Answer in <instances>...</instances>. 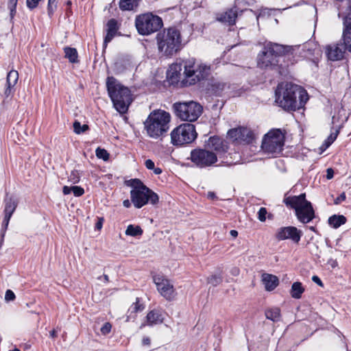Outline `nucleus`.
I'll return each instance as SVG.
<instances>
[{
    "label": "nucleus",
    "mask_w": 351,
    "mask_h": 351,
    "mask_svg": "<svg viewBox=\"0 0 351 351\" xmlns=\"http://www.w3.org/2000/svg\"><path fill=\"white\" fill-rule=\"evenodd\" d=\"M262 281L265 289L268 291H273L279 284L278 277L269 274L262 275Z\"/></svg>",
    "instance_id": "obj_25"
},
{
    "label": "nucleus",
    "mask_w": 351,
    "mask_h": 351,
    "mask_svg": "<svg viewBox=\"0 0 351 351\" xmlns=\"http://www.w3.org/2000/svg\"><path fill=\"white\" fill-rule=\"evenodd\" d=\"M10 218H11V217L4 215V218L2 221V228H1V236L2 239L5 236V232L8 227V224H9Z\"/></svg>",
    "instance_id": "obj_38"
},
{
    "label": "nucleus",
    "mask_w": 351,
    "mask_h": 351,
    "mask_svg": "<svg viewBox=\"0 0 351 351\" xmlns=\"http://www.w3.org/2000/svg\"><path fill=\"white\" fill-rule=\"evenodd\" d=\"M111 328H112L111 324L109 322H106L101 328V332L103 335H107L110 332Z\"/></svg>",
    "instance_id": "obj_44"
},
{
    "label": "nucleus",
    "mask_w": 351,
    "mask_h": 351,
    "mask_svg": "<svg viewBox=\"0 0 351 351\" xmlns=\"http://www.w3.org/2000/svg\"><path fill=\"white\" fill-rule=\"evenodd\" d=\"M316 45L307 42L303 45H283L272 42H265L262 50L257 56V65L261 69L278 70L281 73L282 65H279L280 58L286 55H294L298 51H307L313 53Z\"/></svg>",
    "instance_id": "obj_1"
},
{
    "label": "nucleus",
    "mask_w": 351,
    "mask_h": 351,
    "mask_svg": "<svg viewBox=\"0 0 351 351\" xmlns=\"http://www.w3.org/2000/svg\"><path fill=\"white\" fill-rule=\"evenodd\" d=\"M19 80V73L17 71L12 69L7 75L6 84H9V86H14L16 84Z\"/></svg>",
    "instance_id": "obj_33"
},
{
    "label": "nucleus",
    "mask_w": 351,
    "mask_h": 351,
    "mask_svg": "<svg viewBox=\"0 0 351 351\" xmlns=\"http://www.w3.org/2000/svg\"><path fill=\"white\" fill-rule=\"evenodd\" d=\"M345 5L337 6L339 10L338 16L342 17L343 21V30L342 40L345 48L351 53V1H341Z\"/></svg>",
    "instance_id": "obj_13"
},
{
    "label": "nucleus",
    "mask_w": 351,
    "mask_h": 351,
    "mask_svg": "<svg viewBox=\"0 0 351 351\" xmlns=\"http://www.w3.org/2000/svg\"><path fill=\"white\" fill-rule=\"evenodd\" d=\"M143 230L139 226L129 225L125 230V234L131 237H137L143 234Z\"/></svg>",
    "instance_id": "obj_32"
},
{
    "label": "nucleus",
    "mask_w": 351,
    "mask_h": 351,
    "mask_svg": "<svg viewBox=\"0 0 351 351\" xmlns=\"http://www.w3.org/2000/svg\"><path fill=\"white\" fill-rule=\"evenodd\" d=\"M338 130H336L335 132H332L330 136L324 141L320 149L322 151L326 150L328 147H329L331 144L335 141L338 135Z\"/></svg>",
    "instance_id": "obj_34"
},
{
    "label": "nucleus",
    "mask_w": 351,
    "mask_h": 351,
    "mask_svg": "<svg viewBox=\"0 0 351 351\" xmlns=\"http://www.w3.org/2000/svg\"><path fill=\"white\" fill-rule=\"evenodd\" d=\"M228 135L233 141L239 144H250L254 138L253 132L245 127H239L228 131Z\"/></svg>",
    "instance_id": "obj_16"
},
{
    "label": "nucleus",
    "mask_w": 351,
    "mask_h": 351,
    "mask_svg": "<svg viewBox=\"0 0 351 351\" xmlns=\"http://www.w3.org/2000/svg\"><path fill=\"white\" fill-rule=\"evenodd\" d=\"M197 134L195 125L191 123H183L176 128L171 132V143L173 145L189 144L195 141Z\"/></svg>",
    "instance_id": "obj_12"
},
{
    "label": "nucleus",
    "mask_w": 351,
    "mask_h": 351,
    "mask_svg": "<svg viewBox=\"0 0 351 351\" xmlns=\"http://www.w3.org/2000/svg\"><path fill=\"white\" fill-rule=\"evenodd\" d=\"M147 325L152 326L162 324L164 321L162 312L159 309L150 311L146 316Z\"/></svg>",
    "instance_id": "obj_23"
},
{
    "label": "nucleus",
    "mask_w": 351,
    "mask_h": 351,
    "mask_svg": "<svg viewBox=\"0 0 351 351\" xmlns=\"http://www.w3.org/2000/svg\"><path fill=\"white\" fill-rule=\"evenodd\" d=\"M345 45H332L326 47V53L328 58L332 61H337L343 58L345 51Z\"/></svg>",
    "instance_id": "obj_21"
},
{
    "label": "nucleus",
    "mask_w": 351,
    "mask_h": 351,
    "mask_svg": "<svg viewBox=\"0 0 351 351\" xmlns=\"http://www.w3.org/2000/svg\"><path fill=\"white\" fill-rule=\"evenodd\" d=\"M56 1H48V10L49 12H51L52 5Z\"/></svg>",
    "instance_id": "obj_59"
},
{
    "label": "nucleus",
    "mask_w": 351,
    "mask_h": 351,
    "mask_svg": "<svg viewBox=\"0 0 351 351\" xmlns=\"http://www.w3.org/2000/svg\"><path fill=\"white\" fill-rule=\"evenodd\" d=\"M65 58L71 63L78 62V53L75 48L66 47L64 49Z\"/></svg>",
    "instance_id": "obj_30"
},
{
    "label": "nucleus",
    "mask_w": 351,
    "mask_h": 351,
    "mask_svg": "<svg viewBox=\"0 0 351 351\" xmlns=\"http://www.w3.org/2000/svg\"><path fill=\"white\" fill-rule=\"evenodd\" d=\"M95 154L98 158L102 159L104 161H107L109 159V154L105 149L100 147L97 148L95 150Z\"/></svg>",
    "instance_id": "obj_36"
},
{
    "label": "nucleus",
    "mask_w": 351,
    "mask_h": 351,
    "mask_svg": "<svg viewBox=\"0 0 351 351\" xmlns=\"http://www.w3.org/2000/svg\"><path fill=\"white\" fill-rule=\"evenodd\" d=\"M123 205L125 208H129L131 206V202L129 199H125L123 202Z\"/></svg>",
    "instance_id": "obj_53"
},
{
    "label": "nucleus",
    "mask_w": 351,
    "mask_h": 351,
    "mask_svg": "<svg viewBox=\"0 0 351 351\" xmlns=\"http://www.w3.org/2000/svg\"><path fill=\"white\" fill-rule=\"evenodd\" d=\"M98 279H99V280L104 279V281L105 282H109V278H108V275H106V274L103 275L102 276L99 277V278H98Z\"/></svg>",
    "instance_id": "obj_55"
},
{
    "label": "nucleus",
    "mask_w": 351,
    "mask_h": 351,
    "mask_svg": "<svg viewBox=\"0 0 351 351\" xmlns=\"http://www.w3.org/2000/svg\"><path fill=\"white\" fill-rule=\"evenodd\" d=\"M309 229H310L311 231L315 232V228L314 226H310V227H309Z\"/></svg>",
    "instance_id": "obj_62"
},
{
    "label": "nucleus",
    "mask_w": 351,
    "mask_h": 351,
    "mask_svg": "<svg viewBox=\"0 0 351 351\" xmlns=\"http://www.w3.org/2000/svg\"><path fill=\"white\" fill-rule=\"evenodd\" d=\"M334 176V171L331 168H328L326 170V178L330 180Z\"/></svg>",
    "instance_id": "obj_50"
},
{
    "label": "nucleus",
    "mask_w": 351,
    "mask_h": 351,
    "mask_svg": "<svg viewBox=\"0 0 351 351\" xmlns=\"http://www.w3.org/2000/svg\"><path fill=\"white\" fill-rule=\"evenodd\" d=\"M5 208H4V215L12 217V214L14 213L18 202L17 201L13 198L12 197H6L5 199Z\"/></svg>",
    "instance_id": "obj_26"
},
{
    "label": "nucleus",
    "mask_w": 351,
    "mask_h": 351,
    "mask_svg": "<svg viewBox=\"0 0 351 351\" xmlns=\"http://www.w3.org/2000/svg\"><path fill=\"white\" fill-rule=\"evenodd\" d=\"M102 227V222L101 221H99L97 223H96V228L97 229H101Z\"/></svg>",
    "instance_id": "obj_60"
},
{
    "label": "nucleus",
    "mask_w": 351,
    "mask_h": 351,
    "mask_svg": "<svg viewBox=\"0 0 351 351\" xmlns=\"http://www.w3.org/2000/svg\"><path fill=\"white\" fill-rule=\"evenodd\" d=\"M132 189L130 191L131 202L137 208H141L147 203L156 205L159 202L158 195L147 187L139 179H131L126 182Z\"/></svg>",
    "instance_id": "obj_7"
},
{
    "label": "nucleus",
    "mask_w": 351,
    "mask_h": 351,
    "mask_svg": "<svg viewBox=\"0 0 351 351\" xmlns=\"http://www.w3.org/2000/svg\"><path fill=\"white\" fill-rule=\"evenodd\" d=\"M184 66V79L183 83L186 85H194L203 80H206L211 73L210 66L202 62H197L193 58L182 61V64H173L170 66L173 73L180 72L181 66Z\"/></svg>",
    "instance_id": "obj_3"
},
{
    "label": "nucleus",
    "mask_w": 351,
    "mask_h": 351,
    "mask_svg": "<svg viewBox=\"0 0 351 351\" xmlns=\"http://www.w3.org/2000/svg\"><path fill=\"white\" fill-rule=\"evenodd\" d=\"M239 16V10L237 7H233L225 12L216 14V20L221 23L233 25L235 24L236 19Z\"/></svg>",
    "instance_id": "obj_20"
},
{
    "label": "nucleus",
    "mask_w": 351,
    "mask_h": 351,
    "mask_svg": "<svg viewBox=\"0 0 351 351\" xmlns=\"http://www.w3.org/2000/svg\"><path fill=\"white\" fill-rule=\"evenodd\" d=\"M302 234V232L296 227H282L277 230L276 232V238L278 241L291 239L294 243H298Z\"/></svg>",
    "instance_id": "obj_17"
},
{
    "label": "nucleus",
    "mask_w": 351,
    "mask_h": 351,
    "mask_svg": "<svg viewBox=\"0 0 351 351\" xmlns=\"http://www.w3.org/2000/svg\"><path fill=\"white\" fill-rule=\"evenodd\" d=\"M15 299V294L12 290H7L5 294V300L7 302L12 301Z\"/></svg>",
    "instance_id": "obj_45"
},
{
    "label": "nucleus",
    "mask_w": 351,
    "mask_h": 351,
    "mask_svg": "<svg viewBox=\"0 0 351 351\" xmlns=\"http://www.w3.org/2000/svg\"><path fill=\"white\" fill-rule=\"evenodd\" d=\"M16 3L17 1H10V4L8 5L11 20L13 19L16 14Z\"/></svg>",
    "instance_id": "obj_43"
},
{
    "label": "nucleus",
    "mask_w": 351,
    "mask_h": 351,
    "mask_svg": "<svg viewBox=\"0 0 351 351\" xmlns=\"http://www.w3.org/2000/svg\"><path fill=\"white\" fill-rule=\"evenodd\" d=\"M156 175H159L162 173V169L159 167H156L152 169Z\"/></svg>",
    "instance_id": "obj_56"
},
{
    "label": "nucleus",
    "mask_w": 351,
    "mask_h": 351,
    "mask_svg": "<svg viewBox=\"0 0 351 351\" xmlns=\"http://www.w3.org/2000/svg\"><path fill=\"white\" fill-rule=\"evenodd\" d=\"M153 279L160 295L167 300H172L176 295V292L171 282L164 276L159 274L155 275Z\"/></svg>",
    "instance_id": "obj_15"
},
{
    "label": "nucleus",
    "mask_w": 351,
    "mask_h": 351,
    "mask_svg": "<svg viewBox=\"0 0 351 351\" xmlns=\"http://www.w3.org/2000/svg\"><path fill=\"white\" fill-rule=\"evenodd\" d=\"M80 173L77 171H72L70 176H69V180L73 184L77 183L80 181Z\"/></svg>",
    "instance_id": "obj_39"
},
{
    "label": "nucleus",
    "mask_w": 351,
    "mask_h": 351,
    "mask_svg": "<svg viewBox=\"0 0 351 351\" xmlns=\"http://www.w3.org/2000/svg\"><path fill=\"white\" fill-rule=\"evenodd\" d=\"M171 115L169 112L157 110L152 112L144 122V129L147 135L158 139L165 135L169 129Z\"/></svg>",
    "instance_id": "obj_5"
},
{
    "label": "nucleus",
    "mask_w": 351,
    "mask_h": 351,
    "mask_svg": "<svg viewBox=\"0 0 351 351\" xmlns=\"http://www.w3.org/2000/svg\"><path fill=\"white\" fill-rule=\"evenodd\" d=\"M49 335L51 338L55 339L57 337V331L53 329L49 332Z\"/></svg>",
    "instance_id": "obj_54"
},
{
    "label": "nucleus",
    "mask_w": 351,
    "mask_h": 351,
    "mask_svg": "<svg viewBox=\"0 0 351 351\" xmlns=\"http://www.w3.org/2000/svg\"><path fill=\"white\" fill-rule=\"evenodd\" d=\"M267 213V209L264 207H261L258 212V219L261 221H265L266 220Z\"/></svg>",
    "instance_id": "obj_42"
},
{
    "label": "nucleus",
    "mask_w": 351,
    "mask_h": 351,
    "mask_svg": "<svg viewBox=\"0 0 351 351\" xmlns=\"http://www.w3.org/2000/svg\"><path fill=\"white\" fill-rule=\"evenodd\" d=\"M72 193L75 197H80L84 193V190L81 186H72Z\"/></svg>",
    "instance_id": "obj_41"
},
{
    "label": "nucleus",
    "mask_w": 351,
    "mask_h": 351,
    "mask_svg": "<svg viewBox=\"0 0 351 351\" xmlns=\"http://www.w3.org/2000/svg\"><path fill=\"white\" fill-rule=\"evenodd\" d=\"M157 45L158 51L167 57L172 56L182 48V37L176 27L165 29L158 34Z\"/></svg>",
    "instance_id": "obj_6"
},
{
    "label": "nucleus",
    "mask_w": 351,
    "mask_h": 351,
    "mask_svg": "<svg viewBox=\"0 0 351 351\" xmlns=\"http://www.w3.org/2000/svg\"><path fill=\"white\" fill-rule=\"evenodd\" d=\"M71 1H67V5H68V6H71Z\"/></svg>",
    "instance_id": "obj_63"
},
{
    "label": "nucleus",
    "mask_w": 351,
    "mask_h": 351,
    "mask_svg": "<svg viewBox=\"0 0 351 351\" xmlns=\"http://www.w3.org/2000/svg\"><path fill=\"white\" fill-rule=\"evenodd\" d=\"M347 219L343 215H333L328 218V224L334 228H338L341 225L346 223Z\"/></svg>",
    "instance_id": "obj_27"
},
{
    "label": "nucleus",
    "mask_w": 351,
    "mask_h": 351,
    "mask_svg": "<svg viewBox=\"0 0 351 351\" xmlns=\"http://www.w3.org/2000/svg\"><path fill=\"white\" fill-rule=\"evenodd\" d=\"M6 88L4 92V95L6 97H8L12 94V90L14 87V86H9V84H6Z\"/></svg>",
    "instance_id": "obj_48"
},
{
    "label": "nucleus",
    "mask_w": 351,
    "mask_h": 351,
    "mask_svg": "<svg viewBox=\"0 0 351 351\" xmlns=\"http://www.w3.org/2000/svg\"><path fill=\"white\" fill-rule=\"evenodd\" d=\"M265 316L268 319L278 322L280 317V311L278 308H273L265 311Z\"/></svg>",
    "instance_id": "obj_31"
},
{
    "label": "nucleus",
    "mask_w": 351,
    "mask_h": 351,
    "mask_svg": "<svg viewBox=\"0 0 351 351\" xmlns=\"http://www.w3.org/2000/svg\"><path fill=\"white\" fill-rule=\"evenodd\" d=\"M283 202L287 206L295 210V216L301 223H308L315 217L312 204L306 200L305 193L285 196Z\"/></svg>",
    "instance_id": "obj_8"
},
{
    "label": "nucleus",
    "mask_w": 351,
    "mask_h": 351,
    "mask_svg": "<svg viewBox=\"0 0 351 351\" xmlns=\"http://www.w3.org/2000/svg\"><path fill=\"white\" fill-rule=\"evenodd\" d=\"M145 165L147 169H150V170H152L153 169H154V167H155L154 162L150 159H147L145 160Z\"/></svg>",
    "instance_id": "obj_47"
},
{
    "label": "nucleus",
    "mask_w": 351,
    "mask_h": 351,
    "mask_svg": "<svg viewBox=\"0 0 351 351\" xmlns=\"http://www.w3.org/2000/svg\"><path fill=\"white\" fill-rule=\"evenodd\" d=\"M64 195H69L72 192V186H64L62 189Z\"/></svg>",
    "instance_id": "obj_52"
},
{
    "label": "nucleus",
    "mask_w": 351,
    "mask_h": 351,
    "mask_svg": "<svg viewBox=\"0 0 351 351\" xmlns=\"http://www.w3.org/2000/svg\"><path fill=\"white\" fill-rule=\"evenodd\" d=\"M275 102L285 110H299L304 107L308 100L305 89L291 83L278 84L276 90Z\"/></svg>",
    "instance_id": "obj_2"
},
{
    "label": "nucleus",
    "mask_w": 351,
    "mask_h": 351,
    "mask_svg": "<svg viewBox=\"0 0 351 351\" xmlns=\"http://www.w3.org/2000/svg\"><path fill=\"white\" fill-rule=\"evenodd\" d=\"M332 264H331V266H332V267H335V266H337V261H332Z\"/></svg>",
    "instance_id": "obj_61"
},
{
    "label": "nucleus",
    "mask_w": 351,
    "mask_h": 351,
    "mask_svg": "<svg viewBox=\"0 0 351 351\" xmlns=\"http://www.w3.org/2000/svg\"><path fill=\"white\" fill-rule=\"evenodd\" d=\"M121 25V22H119L115 19L108 20L106 25V34L104 40V45L105 47L116 36L120 35V33L118 32L120 29Z\"/></svg>",
    "instance_id": "obj_19"
},
{
    "label": "nucleus",
    "mask_w": 351,
    "mask_h": 351,
    "mask_svg": "<svg viewBox=\"0 0 351 351\" xmlns=\"http://www.w3.org/2000/svg\"><path fill=\"white\" fill-rule=\"evenodd\" d=\"M163 25L162 19L152 12L137 15L135 26L138 33L142 36H149L160 30Z\"/></svg>",
    "instance_id": "obj_10"
},
{
    "label": "nucleus",
    "mask_w": 351,
    "mask_h": 351,
    "mask_svg": "<svg viewBox=\"0 0 351 351\" xmlns=\"http://www.w3.org/2000/svg\"><path fill=\"white\" fill-rule=\"evenodd\" d=\"M285 135L279 129H272L262 139L261 149L271 157L279 156L285 145Z\"/></svg>",
    "instance_id": "obj_9"
},
{
    "label": "nucleus",
    "mask_w": 351,
    "mask_h": 351,
    "mask_svg": "<svg viewBox=\"0 0 351 351\" xmlns=\"http://www.w3.org/2000/svg\"><path fill=\"white\" fill-rule=\"evenodd\" d=\"M304 291V288L300 282H295L293 283L290 291V294L293 298L300 299Z\"/></svg>",
    "instance_id": "obj_28"
},
{
    "label": "nucleus",
    "mask_w": 351,
    "mask_h": 351,
    "mask_svg": "<svg viewBox=\"0 0 351 351\" xmlns=\"http://www.w3.org/2000/svg\"><path fill=\"white\" fill-rule=\"evenodd\" d=\"M230 234L233 237H237L238 236V232L235 230H230Z\"/></svg>",
    "instance_id": "obj_58"
},
{
    "label": "nucleus",
    "mask_w": 351,
    "mask_h": 351,
    "mask_svg": "<svg viewBox=\"0 0 351 351\" xmlns=\"http://www.w3.org/2000/svg\"><path fill=\"white\" fill-rule=\"evenodd\" d=\"M138 1H119V7L122 11L137 12Z\"/></svg>",
    "instance_id": "obj_29"
},
{
    "label": "nucleus",
    "mask_w": 351,
    "mask_h": 351,
    "mask_svg": "<svg viewBox=\"0 0 351 351\" xmlns=\"http://www.w3.org/2000/svg\"><path fill=\"white\" fill-rule=\"evenodd\" d=\"M39 1H26L27 6L30 9L32 10L35 8H36L38 5Z\"/></svg>",
    "instance_id": "obj_49"
},
{
    "label": "nucleus",
    "mask_w": 351,
    "mask_h": 351,
    "mask_svg": "<svg viewBox=\"0 0 351 351\" xmlns=\"http://www.w3.org/2000/svg\"><path fill=\"white\" fill-rule=\"evenodd\" d=\"M132 308L134 312L141 311L144 308V306L140 303V300L138 298L136 299V302L132 304Z\"/></svg>",
    "instance_id": "obj_40"
},
{
    "label": "nucleus",
    "mask_w": 351,
    "mask_h": 351,
    "mask_svg": "<svg viewBox=\"0 0 351 351\" xmlns=\"http://www.w3.org/2000/svg\"><path fill=\"white\" fill-rule=\"evenodd\" d=\"M208 283L213 286H217L222 282V277L220 275H212L207 279Z\"/></svg>",
    "instance_id": "obj_37"
},
{
    "label": "nucleus",
    "mask_w": 351,
    "mask_h": 351,
    "mask_svg": "<svg viewBox=\"0 0 351 351\" xmlns=\"http://www.w3.org/2000/svg\"><path fill=\"white\" fill-rule=\"evenodd\" d=\"M9 351H20V350L18 348H14V350H9Z\"/></svg>",
    "instance_id": "obj_64"
},
{
    "label": "nucleus",
    "mask_w": 351,
    "mask_h": 351,
    "mask_svg": "<svg viewBox=\"0 0 351 351\" xmlns=\"http://www.w3.org/2000/svg\"><path fill=\"white\" fill-rule=\"evenodd\" d=\"M206 146L210 151H214L217 154V157L221 158V157L228 152V147L223 139L218 136H211L208 138Z\"/></svg>",
    "instance_id": "obj_18"
},
{
    "label": "nucleus",
    "mask_w": 351,
    "mask_h": 351,
    "mask_svg": "<svg viewBox=\"0 0 351 351\" xmlns=\"http://www.w3.org/2000/svg\"><path fill=\"white\" fill-rule=\"evenodd\" d=\"M227 87L226 83L213 80L208 84L206 91L210 95L221 96Z\"/></svg>",
    "instance_id": "obj_22"
},
{
    "label": "nucleus",
    "mask_w": 351,
    "mask_h": 351,
    "mask_svg": "<svg viewBox=\"0 0 351 351\" xmlns=\"http://www.w3.org/2000/svg\"><path fill=\"white\" fill-rule=\"evenodd\" d=\"M88 130V125L86 124L81 125L78 121H75L73 123V130L77 134H80L85 132Z\"/></svg>",
    "instance_id": "obj_35"
},
{
    "label": "nucleus",
    "mask_w": 351,
    "mask_h": 351,
    "mask_svg": "<svg viewBox=\"0 0 351 351\" xmlns=\"http://www.w3.org/2000/svg\"><path fill=\"white\" fill-rule=\"evenodd\" d=\"M312 280L320 287H323L324 285L321 279L317 276H313Z\"/></svg>",
    "instance_id": "obj_51"
},
{
    "label": "nucleus",
    "mask_w": 351,
    "mask_h": 351,
    "mask_svg": "<svg viewBox=\"0 0 351 351\" xmlns=\"http://www.w3.org/2000/svg\"><path fill=\"white\" fill-rule=\"evenodd\" d=\"M176 115L181 120L193 122L196 121L202 113L203 108L193 101L176 102L173 105Z\"/></svg>",
    "instance_id": "obj_11"
},
{
    "label": "nucleus",
    "mask_w": 351,
    "mask_h": 351,
    "mask_svg": "<svg viewBox=\"0 0 351 351\" xmlns=\"http://www.w3.org/2000/svg\"><path fill=\"white\" fill-rule=\"evenodd\" d=\"M346 198V193L343 192L334 200V204L338 205L341 204L342 202L345 201Z\"/></svg>",
    "instance_id": "obj_46"
},
{
    "label": "nucleus",
    "mask_w": 351,
    "mask_h": 351,
    "mask_svg": "<svg viewBox=\"0 0 351 351\" xmlns=\"http://www.w3.org/2000/svg\"><path fill=\"white\" fill-rule=\"evenodd\" d=\"M106 88L114 108L120 114L127 112L132 101L130 90L120 84L114 77H108Z\"/></svg>",
    "instance_id": "obj_4"
},
{
    "label": "nucleus",
    "mask_w": 351,
    "mask_h": 351,
    "mask_svg": "<svg viewBox=\"0 0 351 351\" xmlns=\"http://www.w3.org/2000/svg\"><path fill=\"white\" fill-rule=\"evenodd\" d=\"M143 345H149L150 339L148 337L143 338Z\"/></svg>",
    "instance_id": "obj_57"
},
{
    "label": "nucleus",
    "mask_w": 351,
    "mask_h": 351,
    "mask_svg": "<svg viewBox=\"0 0 351 351\" xmlns=\"http://www.w3.org/2000/svg\"><path fill=\"white\" fill-rule=\"evenodd\" d=\"M190 159L197 167L206 168L213 166L217 161V154L206 149H194L191 152Z\"/></svg>",
    "instance_id": "obj_14"
},
{
    "label": "nucleus",
    "mask_w": 351,
    "mask_h": 351,
    "mask_svg": "<svg viewBox=\"0 0 351 351\" xmlns=\"http://www.w3.org/2000/svg\"><path fill=\"white\" fill-rule=\"evenodd\" d=\"M221 162L226 165L230 166L239 163L241 160V155L235 151L228 152L221 158Z\"/></svg>",
    "instance_id": "obj_24"
}]
</instances>
